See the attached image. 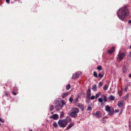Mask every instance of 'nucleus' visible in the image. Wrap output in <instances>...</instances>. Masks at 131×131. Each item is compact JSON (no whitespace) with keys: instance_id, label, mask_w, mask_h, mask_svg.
Returning a JSON list of instances; mask_svg holds the SVG:
<instances>
[{"instance_id":"obj_27","label":"nucleus","mask_w":131,"mask_h":131,"mask_svg":"<svg viewBox=\"0 0 131 131\" xmlns=\"http://www.w3.org/2000/svg\"><path fill=\"white\" fill-rule=\"evenodd\" d=\"M93 75L96 78H97V74L95 72H94Z\"/></svg>"},{"instance_id":"obj_38","label":"nucleus","mask_w":131,"mask_h":131,"mask_svg":"<svg viewBox=\"0 0 131 131\" xmlns=\"http://www.w3.org/2000/svg\"><path fill=\"white\" fill-rule=\"evenodd\" d=\"M12 93L14 94V95H16L17 94V93H15L14 91H13L12 92Z\"/></svg>"},{"instance_id":"obj_41","label":"nucleus","mask_w":131,"mask_h":131,"mask_svg":"<svg viewBox=\"0 0 131 131\" xmlns=\"http://www.w3.org/2000/svg\"><path fill=\"white\" fill-rule=\"evenodd\" d=\"M130 57H131V52H130Z\"/></svg>"},{"instance_id":"obj_12","label":"nucleus","mask_w":131,"mask_h":131,"mask_svg":"<svg viewBox=\"0 0 131 131\" xmlns=\"http://www.w3.org/2000/svg\"><path fill=\"white\" fill-rule=\"evenodd\" d=\"M58 115L57 114H54L52 116H51L50 118H52L55 120H57L58 119Z\"/></svg>"},{"instance_id":"obj_40","label":"nucleus","mask_w":131,"mask_h":131,"mask_svg":"<svg viewBox=\"0 0 131 131\" xmlns=\"http://www.w3.org/2000/svg\"><path fill=\"white\" fill-rule=\"evenodd\" d=\"M122 111H121L119 114V115H121L122 114Z\"/></svg>"},{"instance_id":"obj_31","label":"nucleus","mask_w":131,"mask_h":131,"mask_svg":"<svg viewBox=\"0 0 131 131\" xmlns=\"http://www.w3.org/2000/svg\"><path fill=\"white\" fill-rule=\"evenodd\" d=\"M100 95V93H99L96 94V98H97V97H99V95Z\"/></svg>"},{"instance_id":"obj_20","label":"nucleus","mask_w":131,"mask_h":131,"mask_svg":"<svg viewBox=\"0 0 131 131\" xmlns=\"http://www.w3.org/2000/svg\"><path fill=\"white\" fill-rule=\"evenodd\" d=\"M108 85L106 84L103 87V89L104 90H106L108 89Z\"/></svg>"},{"instance_id":"obj_16","label":"nucleus","mask_w":131,"mask_h":131,"mask_svg":"<svg viewBox=\"0 0 131 131\" xmlns=\"http://www.w3.org/2000/svg\"><path fill=\"white\" fill-rule=\"evenodd\" d=\"M114 47L112 48L111 49H109L108 51V53L110 54H111L114 51Z\"/></svg>"},{"instance_id":"obj_2","label":"nucleus","mask_w":131,"mask_h":131,"mask_svg":"<svg viewBox=\"0 0 131 131\" xmlns=\"http://www.w3.org/2000/svg\"><path fill=\"white\" fill-rule=\"evenodd\" d=\"M53 104L55 108L58 107L56 110L58 112L60 110L62 109L63 106V105L65 104V103L64 101L63 100L60 101L56 100L53 102Z\"/></svg>"},{"instance_id":"obj_30","label":"nucleus","mask_w":131,"mask_h":131,"mask_svg":"<svg viewBox=\"0 0 131 131\" xmlns=\"http://www.w3.org/2000/svg\"><path fill=\"white\" fill-rule=\"evenodd\" d=\"M129 96L128 94H127V95H126L124 97V99L125 100H126L127 97H128Z\"/></svg>"},{"instance_id":"obj_34","label":"nucleus","mask_w":131,"mask_h":131,"mask_svg":"<svg viewBox=\"0 0 131 131\" xmlns=\"http://www.w3.org/2000/svg\"><path fill=\"white\" fill-rule=\"evenodd\" d=\"M0 121L2 123H4V120L3 119L1 118H0Z\"/></svg>"},{"instance_id":"obj_25","label":"nucleus","mask_w":131,"mask_h":131,"mask_svg":"<svg viewBox=\"0 0 131 131\" xmlns=\"http://www.w3.org/2000/svg\"><path fill=\"white\" fill-rule=\"evenodd\" d=\"M53 126L55 127L56 128L58 127V125L56 122H54L53 124Z\"/></svg>"},{"instance_id":"obj_37","label":"nucleus","mask_w":131,"mask_h":131,"mask_svg":"<svg viewBox=\"0 0 131 131\" xmlns=\"http://www.w3.org/2000/svg\"><path fill=\"white\" fill-rule=\"evenodd\" d=\"M6 3L8 4H9L10 2V0H6Z\"/></svg>"},{"instance_id":"obj_17","label":"nucleus","mask_w":131,"mask_h":131,"mask_svg":"<svg viewBox=\"0 0 131 131\" xmlns=\"http://www.w3.org/2000/svg\"><path fill=\"white\" fill-rule=\"evenodd\" d=\"M68 92H65L62 94L61 95L62 97H65L68 95Z\"/></svg>"},{"instance_id":"obj_3","label":"nucleus","mask_w":131,"mask_h":131,"mask_svg":"<svg viewBox=\"0 0 131 131\" xmlns=\"http://www.w3.org/2000/svg\"><path fill=\"white\" fill-rule=\"evenodd\" d=\"M79 112V110L77 107H73L72 108L71 112L69 115L72 117L75 118L77 116V114Z\"/></svg>"},{"instance_id":"obj_9","label":"nucleus","mask_w":131,"mask_h":131,"mask_svg":"<svg viewBox=\"0 0 131 131\" xmlns=\"http://www.w3.org/2000/svg\"><path fill=\"white\" fill-rule=\"evenodd\" d=\"M117 105L119 107L122 108L124 106V102L123 101H119L118 102Z\"/></svg>"},{"instance_id":"obj_7","label":"nucleus","mask_w":131,"mask_h":131,"mask_svg":"<svg viewBox=\"0 0 131 131\" xmlns=\"http://www.w3.org/2000/svg\"><path fill=\"white\" fill-rule=\"evenodd\" d=\"M125 56V54L124 52L121 53L119 52L117 56V59H118L119 60L121 61L124 58Z\"/></svg>"},{"instance_id":"obj_33","label":"nucleus","mask_w":131,"mask_h":131,"mask_svg":"<svg viewBox=\"0 0 131 131\" xmlns=\"http://www.w3.org/2000/svg\"><path fill=\"white\" fill-rule=\"evenodd\" d=\"M98 76L100 78H102L103 76V75H102L100 73L99 74Z\"/></svg>"},{"instance_id":"obj_42","label":"nucleus","mask_w":131,"mask_h":131,"mask_svg":"<svg viewBox=\"0 0 131 131\" xmlns=\"http://www.w3.org/2000/svg\"><path fill=\"white\" fill-rule=\"evenodd\" d=\"M104 121V120L103 119V120H102V121ZM105 122V121H104V122Z\"/></svg>"},{"instance_id":"obj_10","label":"nucleus","mask_w":131,"mask_h":131,"mask_svg":"<svg viewBox=\"0 0 131 131\" xmlns=\"http://www.w3.org/2000/svg\"><path fill=\"white\" fill-rule=\"evenodd\" d=\"M93 115L94 116L96 115L97 117H101L102 116V114L101 112L99 111H97L95 113H94Z\"/></svg>"},{"instance_id":"obj_35","label":"nucleus","mask_w":131,"mask_h":131,"mask_svg":"<svg viewBox=\"0 0 131 131\" xmlns=\"http://www.w3.org/2000/svg\"><path fill=\"white\" fill-rule=\"evenodd\" d=\"M95 97L94 96H92L91 97V99L92 100H93L95 98Z\"/></svg>"},{"instance_id":"obj_13","label":"nucleus","mask_w":131,"mask_h":131,"mask_svg":"<svg viewBox=\"0 0 131 131\" xmlns=\"http://www.w3.org/2000/svg\"><path fill=\"white\" fill-rule=\"evenodd\" d=\"M74 124V122H72L69 125V126L67 127V129H66V130H68Z\"/></svg>"},{"instance_id":"obj_14","label":"nucleus","mask_w":131,"mask_h":131,"mask_svg":"<svg viewBox=\"0 0 131 131\" xmlns=\"http://www.w3.org/2000/svg\"><path fill=\"white\" fill-rule=\"evenodd\" d=\"M92 89L94 92L97 91V86L96 84H94L93 85Z\"/></svg>"},{"instance_id":"obj_18","label":"nucleus","mask_w":131,"mask_h":131,"mask_svg":"<svg viewBox=\"0 0 131 131\" xmlns=\"http://www.w3.org/2000/svg\"><path fill=\"white\" fill-rule=\"evenodd\" d=\"M108 99L111 101H113L115 99V97L111 95L108 97Z\"/></svg>"},{"instance_id":"obj_1","label":"nucleus","mask_w":131,"mask_h":131,"mask_svg":"<svg viewBox=\"0 0 131 131\" xmlns=\"http://www.w3.org/2000/svg\"><path fill=\"white\" fill-rule=\"evenodd\" d=\"M129 14L128 10L126 6L119 9L117 12L118 17L122 21H124Z\"/></svg>"},{"instance_id":"obj_21","label":"nucleus","mask_w":131,"mask_h":131,"mask_svg":"<svg viewBox=\"0 0 131 131\" xmlns=\"http://www.w3.org/2000/svg\"><path fill=\"white\" fill-rule=\"evenodd\" d=\"M61 114L60 115V118H62L64 116V114L63 112H60Z\"/></svg>"},{"instance_id":"obj_28","label":"nucleus","mask_w":131,"mask_h":131,"mask_svg":"<svg viewBox=\"0 0 131 131\" xmlns=\"http://www.w3.org/2000/svg\"><path fill=\"white\" fill-rule=\"evenodd\" d=\"M53 105H51L50 108V111H52L53 110Z\"/></svg>"},{"instance_id":"obj_4","label":"nucleus","mask_w":131,"mask_h":131,"mask_svg":"<svg viewBox=\"0 0 131 131\" xmlns=\"http://www.w3.org/2000/svg\"><path fill=\"white\" fill-rule=\"evenodd\" d=\"M68 123L67 120L66 119H60L58 122L59 125L62 127H64L66 126Z\"/></svg>"},{"instance_id":"obj_43","label":"nucleus","mask_w":131,"mask_h":131,"mask_svg":"<svg viewBox=\"0 0 131 131\" xmlns=\"http://www.w3.org/2000/svg\"><path fill=\"white\" fill-rule=\"evenodd\" d=\"M125 90L126 92V88H125Z\"/></svg>"},{"instance_id":"obj_19","label":"nucleus","mask_w":131,"mask_h":131,"mask_svg":"<svg viewBox=\"0 0 131 131\" xmlns=\"http://www.w3.org/2000/svg\"><path fill=\"white\" fill-rule=\"evenodd\" d=\"M126 67L125 66H124L123 67L122 71L124 73H125L126 72Z\"/></svg>"},{"instance_id":"obj_29","label":"nucleus","mask_w":131,"mask_h":131,"mask_svg":"<svg viewBox=\"0 0 131 131\" xmlns=\"http://www.w3.org/2000/svg\"><path fill=\"white\" fill-rule=\"evenodd\" d=\"M87 110L88 111H91L92 110V108L91 107H88Z\"/></svg>"},{"instance_id":"obj_39","label":"nucleus","mask_w":131,"mask_h":131,"mask_svg":"<svg viewBox=\"0 0 131 131\" xmlns=\"http://www.w3.org/2000/svg\"><path fill=\"white\" fill-rule=\"evenodd\" d=\"M129 77L130 78H131V73H130L129 75Z\"/></svg>"},{"instance_id":"obj_36","label":"nucleus","mask_w":131,"mask_h":131,"mask_svg":"<svg viewBox=\"0 0 131 131\" xmlns=\"http://www.w3.org/2000/svg\"><path fill=\"white\" fill-rule=\"evenodd\" d=\"M119 112V110L118 109H116L115 111V113H117Z\"/></svg>"},{"instance_id":"obj_45","label":"nucleus","mask_w":131,"mask_h":131,"mask_svg":"<svg viewBox=\"0 0 131 131\" xmlns=\"http://www.w3.org/2000/svg\"><path fill=\"white\" fill-rule=\"evenodd\" d=\"M130 48L131 49V45H130Z\"/></svg>"},{"instance_id":"obj_24","label":"nucleus","mask_w":131,"mask_h":131,"mask_svg":"<svg viewBox=\"0 0 131 131\" xmlns=\"http://www.w3.org/2000/svg\"><path fill=\"white\" fill-rule=\"evenodd\" d=\"M102 66H99L97 68V69L99 70H102Z\"/></svg>"},{"instance_id":"obj_23","label":"nucleus","mask_w":131,"mask_h":131,"mask_svg":"<svg viewBox=\"0 0 131 131\" xmlns=\"http://www.w3.org/2000/svg\"><path fill=\"white\" fill-rule=\"evenodd\" d=\"M103 85V83L101 82H100L99 84L98 87L100 88Z\"/></svg>"},{"instance_id":"obj_26","label":"nucleus","mask_w":131,"mask_h":131,"mask_svg":"<svg viewBox=\"0 0 131 131\" xmlns=\"http://www.w3.org/2000/svg\"><path fill=\"white\" fill-rule=\"evenodd\" d=\"M78 99V97L77 98L75 99L73 101V103H77V102Z\"/></svg>"},{"instance_id":"obj_6","label":"nucleus","mask_w":131,"mask_h":131,"mask_svg":"<svg viewBox=\"0 0 131 131\" xmlns=\"http://www.w3.org/2000/svg\"><path fill=\"white\" fill-rule=\"evenodd\" d=\"M103 98H99L98 99L99 102L101 103L102 105H103V101L104 102H106L107 101V98L106 96L104 95L102 96Z\"/></svg>"},{"instance_id":"obj_44","label":"nucleus","mask_w":131,"mask_h":131,"mask_svg":"<svg viewBox=\"0 0 131 131\" xmlns=\"http://www.w3.org/2000/svg\"><path fill=\"white\" fill-rule=\"evenodd\" d=\"M29 131H32V130L30 129L29 130Z\"/></svg>"},{"instance_id":"obj_8","label":"nucleus","mask_w":131,"mask_h":131,"mask_svg":"<svg viewBox=\"0 0 131 131\" xmlns=\"http://www.w3.org/2000/svg\"><path fill=\"white\" fill-rule=\"evenodd\" d=\"M81 72H77L75 74H73L72 77V78L74 79H75L78 78L79 75L81 74Z\"/></svg>"},{"instance_id":"obj_11","label":"nucleus","mask_w":131,"mask_h":131,"mask_svg":"<svg viewBox=\"0 0 131 131\" xmlns=\"http://www.w3.org/2000/svg\"><path fill=\"white\" fill-rule=\"evenodd\" d=\"M91 95V90L90 88H89L87 91L86 97L88 99H90V96Z\"/></svg>"},{"instance_id":"obj_15","label":"nucleus","mask_w":131,"mask_h":131,"mask_svg":"<svg viewBox=\"0 0 131 131\" xmlns=\"http://www.w3.org/2000/svg\"><path fill=\"white\" fill-rule=\"evenodd\" d=\"M77 106L79 107L80 108H81V110L82 111H83L84 110L83 108V105H81L79 103L78 104V105Z\"/></svg>"},{"instance_id":"obj_5","label":"nucleus","mask_w":131,"mask_h":131,"mask_svg":"<svg viewBox=\"0 0 131 131\" xmlns=\"http://www.w3.org/2000/svg\"><path fill=\"white\" fill-rule=\"evenodd\" d=\"M105 110L107 112H108V114L110 115H112L114 112L113 108L112 107L108 105L105 106Z\"/></svg>"},{"instance_id":"obj_32","label":"nucleus","mask_w":131,"mask_h":131,"mask_svg":"<svg viewBox=\"0 0 131 131\" xmlns=\"http://www.w3.org/2000/svg\"><path fill=\"white\" fill-rule=\"evenodd\" d=\"M69 101L70 102H72L73 100V99L71 97H70L69 99Z\"/></svg>"},{"instance_id":"obj_22","label":"nucleus","mask_w":131,"mask_h":131,"mask_svg":"<svg viewBox=\"0 0 131 131\" xmlns=\"http://www.w3.org/2000/svg\"><path fill=\"white\" fill-rule=\"evenodd\" d=\"M66 89L67 90H69L70 88V84H68L66 86Z\"/></svg>"}]
</instances>
